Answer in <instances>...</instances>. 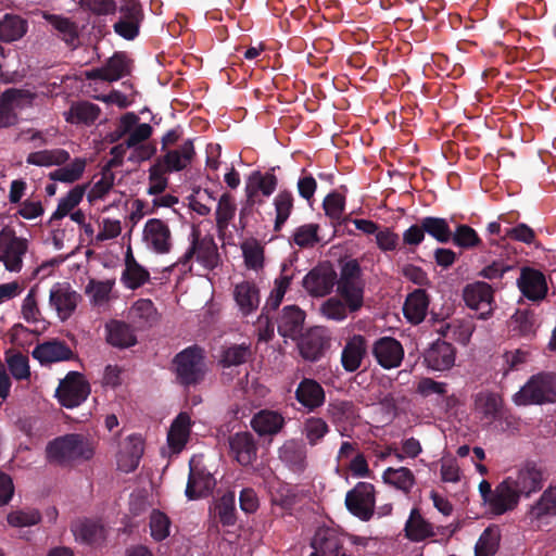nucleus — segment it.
<instances>
[{"label": "nucleus", "instance_id": "7ed1b4c3", "mask_svg": "<svg viewBox=\"0 0 556 556\" xmlns=\"http://www.w3.org/2000/svg\"><path fill=\"white\" fill-rule=\"evenodd\" d=\"M278 187V178L275 175V168L265 173L255 170L250 174L247 179L244 193H245V207L240 211V225L245 227L244 216L247 207L262 205L266 198H269Z\"/></svg>", "mask_w": 556, "mask_h": 556}, {"label": "nucleus", "instance_id": "58836bf2", "mask_svg": "<svg viewBox=\"0 0 556 556\" xmlns=\"http://www.w3.org/2000/svg\"><path fill=\"white\" fill-rule=\"evenodd\" d=\"M240 249L248 269L257 271L264 267L265 248L258 239L253 237L243 239Z\"/></svg>", "mask_w": 556, "mask_h": 556}, {"label": "nucleus", "instance_id": "5701e85b", "mask_svg": "<svg viewBox=\"0 0 556 556\" xmlns=\"http://www.w3.org/2000/svg\"><path fill=\"white\" fill-rule=\"evenodd\" d=\"M195 155L192 140L184 141L178 148L168 150L157 162L169 173L187 168Z\"/></svg>", "mask_w": 556, "mask_h": 556}, {"label": "nucleus", "instance_id": "423d86ee", "mask_svg": "<svg viewBox=\"0 0 556 556\" xmlns=\"http://www.w3.org/2000/svg\"><path fill=\"white\" fill-rule=\"evenodd\" d=\"M28 251V241L17 237L14 229L5 226L0 231V263L10 273H20Z\"/></svg>", "mask_w": 556, "mask_h": 556}, {"label": "nucleus", "instance_id": "2f4dec72", "mask_svg": "<svg viewBox=\"0 0 556 556\" xmlns=\"http://www.w3.org/2000/svg\"><path fill=\"white\" fill-rule=\"evenodd\" d=\"M285 422L280 413L263 409L253 416L251 426L260 435H274L281 431Z\"/></svg>", "mask_w": 556, "mask_h": 556}, {"label": "nucleus", "instance_id": "c756f323", "mask_svg": "<svg viewBox=\"0 0 556 556\" xmlns=\"http://www.w3.org/2000/svg\"><path fill=\"white\" fill-rule=\"evenodd\" d=\"M304 312L295 305L286 306L277 321V329L283 338H296L302 331Z\"/></svg>", "mask_w": 556, "mask_h": 556}, {"label": "nucleus", "instance_id": "774afa93", "mask_svg": "<svg viewBox=\"0 0 556 556\" xmlns=\"http://www.w3.org/2000/svg\"><path fill=\"white\" fill-rule=\"evenodd\" d=\"M320 312L327 319L341 321L348 317L350 311L341 299L331 296L321 304Z\"/></svg>", "mask_w": 556, "mask_h": 556}, {"label": "nucleus", "instance_id": "6e6552de", "mask_svg": "<svg viewBox=\"0 0 556 556\" xmlns=\"http://www.w3.org/2000/svg\"><path fill=\"white\" fill-rule=\"evenodd\" d=\"M90 387L84 376L71 371L60 382L55 395L60 404L67 408L79 406L89 395Z\"/></svg>", "mask_w": 556, "mask_h": 556}, {"label": "nucleus", "instance_id": "c85d7f7f", "mask_svg": "<svg viewBox=\"0 0 556 556\" xmlns=\"http://www.w3.org/2000/svg\"><path fill=\"white\" fill-rule=\"evenodd\" d=\"M366 351L367 344L365 337L361 334L351 337L342 350L341 363L343 368L350 372L357 370L362 365Z\"/></svg>", "mask_w": 556, "mask_h": 556}, {"label": "nucleus", "instance_id": "bf43d9fd", "mask_svg": "<svg viewBox=\"0 0 556 556\" xmlns=\"http://www.w3.org/2000/svg\"><path fill=\"white\" fill-rule=\"evenodd\" d=\"M502 400L498 395L491 392H479L475 396L473 409L476 413L493 418L500 412Z\"/></svg>", "mask_w": 556, "mask_h": 556}, {"label": "nucleus", "instance_id": "473e14b6", "mask_svg": "<svg viewBox=\"0 0 556 556\" xmlns=\"http://www.w3.org/2000/svg\"><path fill=\"white\" fill-rule=\"evenodd\" d=\"M237 205L235 198L229 192H225L219 197L215 211V222L217 235L224 239L227 235L229 225L235 218Z\"/></svg>", "mask_w": 556, "mask_h": 556}, {"label": "nucleus", "instance_id": "49530a36", "mask_svg": "<svg viewBox=\"0 0 556 556\" xmlns=\"http://www.w3.org/2000/svg\"><path fill=\"white\" fill-rule=\"evenodd\" d=\"M68 160L70 153L64 149L56 148L31 152L27 155L26 163L35 166L50 167L64 165Z\"/></svg>", "mask_w": 556, "mask_h": 556}, {"label": "nucleus", "instance_id": "20e7f679", "mask_svg": "<svg viewBox=\"0 0 556 556\" xmlns=\"http://www.w3.org/2000/svg\"><path fill=\"white\" fill-rule=\"evenodd\" d=\"M337 291L344 300L350 313L362 308L364 304V283L361 279V267L356 261H350L342 267Z\"/></svg>", "mask_w": 556, "mask_h": 556}, {"label": "nucleus", "instance_id": "6ab92c4d", "mask_svg": "<svg viewBox=\"0 0 556 556\" xmlns=\"http://www.w3.org/2000/svg\"><path fill=\"white\" fill-rule=\"evenodd\" d=\"M311 556H348L338 533L329 528L318 529L312 540Z\"/></svg>", "mask_w": 556, "mask_h": 556}, {"label": "nucleus", "instance_id": "39448f33", "mask_svg": "<svg viewBox=\"0 0 556 556\" xmlns=\"http://www.w3.org/2000/svg\"><path fill=\"white\" fill-rule=\"evenodd\" d=\"M190 242L189 249L182 256V264H187L194 258L205 269L212 270L218 266L220 256L213 236H203L199 228L193 227L190 233Z\"/></svg>", "mask_w": 556, "mask_h": 556}, {"label": "nucleus", "instance_id": "f257e3e1", "mask_svg": "<svg viewBox=\"0 0 556 556\" xmlns=\"http://www.w3.org/2000/svg\"><path fill=\"white\" fill-rule=\"evenodd\" d=\"M93 454V443L80 434L56 438L47 446L48 459L62 465L74 460H88Z\"/></svg>", "mask_w": 556, "mask_h": 556}, {"label": "nucleus", "instance_id": "2eb2a0df", "mask_svg": "<svg viewBox=\"0 0 556 556\" xmlns=\"http://www.w3.org/2000/svg\"><path fill=\"white\" fill-rule=\"evenodd\" d=\"M455 361L456 349L443 340L434 341L424 353V364L433 371L450 370Z\"/></svg>", "mask_w": 556, "mask_h": 556}, {"label": "nucleus", "instance_id": "a211bd4d", "mask_svg": "<svg viewBox=\"0 0 556 556\" xmlns=\"http://www.w3.org/2000/svg\"><path fill=\"white\" fill-rule=\"evenodd\" d=\"M130 73L129 60L123 53H115L108 62L98 68L86 73L88 79H99L103 81H116Z\"/></svg>", "mask_w": 556, "mask_h": 556}, {"label": "nucleus", "instance_id": "c03bdc74", "mask_svg": "<svg viewBox=\"0 0 556 556\" xmlns=\"http://www.w3.org/2000/svg\"><path fill=\"white\" fill-rule=\"evenodd\" d=\"M382 479L386 484L405 494L410 493L416 483L415 475L407 467H389L383 471Z\"/></svg>", "mask_w": 556, "mask_h": 556}, {"label": "nucleus", "instance_id": "a878e982", "mask_svg": "<svg viewBox=\"0 0 556 556\" xmlns=\"http://www.w3.org/2000/svg\"><path fill=\"white\" fill-rule=\"evenodd\" d=\"M230 453L242 466L251 465L256 459V443L250 432H238L229 439Z\"/></svg>", "mask_w": 556, "mask_h": 556}, {"label": "nucleus", "instance_id": "f03ea898", "mask_svg": "<svg viewBox=\"0 0 556 556\" xmlns=\"http://www.w3.org/2000/svg\"><path fill=\"white\" fill-rule=\"evenodd\" d=\"M556 401V375L540 372L532 376L529 381L514 395L516 405L553 403Z\"/></svg>", "mask_w": 556, "mask_h": 556}, {"label": "nucleus", "instance_id": "bb28decb", "mask_svg": "<svg viewBox=\"0 0 556 556\" xmlns=\"http://www.w3.org/2000/svg\"><path fill=\"white\" fill-rule=\"evenodd\" d=\"M149 280V270L137 262L131 247L128 245L125 253V268L122 274V282L127 289L136 290Z\"/></svg>", "mask_w": 556, "mask_h": 556}, {"label": "nucleus", "instance_id": "4c0bfd02", "mask_svg": "<svg viewBox=\"0 0 556 556\" xmlns=\"http://www.w3.org/2000/svg\"><path fill=\"white\" fill-rule=\"evenodd\" d=\"M429 299L425 290L417 289L409 293L404 303V315L412 324L421 323L428 311Z\"/></svg>", "mask_w": 556, "mask_h": 556}, {"label": "nucleus", "instance_id": "cd10ccee", "mask_svg": "<svg viewBox=\"0 0 556 556\" xmlns=\"http://www.w3.org/2000/svg\"><path fill=\"white\" fill-rule=\"evenodd\" d=\"M518 286L522 294L529 300H542L547 292V285L542 273L526 268L521 271Z\"/></svg>", "mask_w": 556, "mask_h": 556}, {"label": "nucleus", "instance_id": "864d4df0", "mask_svg": "<svg viewBox=\"0 0 556 556\" xmlns=\"http://www.w3.org/2000/svg\"><path fill=\"white\" fill-rule=\"evenodd\" d=\"M5 363L11 375L16 380H27L30 377L28 356L16 349H9L5 352Z\"/></svg>", "mask_w": 556, "mask_h": 556}, {"label": "nucleus", "instance_id": "dca6fc26", "mask_svg": "<svg viewBox=\"0 0 556 556\" xmlns=\"http://www.w3.org/2000/svg\"><path fill=\"white\" fill-rule=\"evenodd\" d=\"M216 485V480L211 472L200 467L194 458L190 460V472L186 488L189 500H198L208 496Z\"/></svg>", "mask_w": 556, "mask_h": 556}, {"label": "nucleus", "instance_id": "aec40b11", "mask_svg": "<svg viewBox=\"0 0 556 556\" xmlns=\"http://www.w3.org/2000/svg\"><path fill=\"white\" fill-rule=\"evenodd\" d=\"M337 275L329 267L313 268L303 280L306 291L314 296H324L332 290Z\"/></svg>", "mask_w": 556, "mask_h": 556}, {"label": "nucleus", "instance_id": "0e129e2a", "mask_svg": "<svg viewBox=\"0 0 556 556\" xmlns=\"http://www.w3.org/2000/svg\"><path fill=\"white\" fill-rule=\"evenodd\" d=\"M85 195V187L76 186L62 198L58 204L55 212L52 215L53 219H61L68 215L81 202Z\"/></svg>", "mask_w": 556, "mask_h": 556}, {"label": "nucleus", "instance_id": "69168bd1", "mask_svg": "<svg viewBox=\"0 0 556 556\" xmlns=\"http://www.w3.org/2000/svg\"><path fill=\"white\" fill-rule=\"evenodd\" d=\"M318 231L317 224H305L294 230L292 240L300 248H313L319 242Z\"/></svg>", "mask_w": 556, "mask_h": 556}, {"label": "nucleus", "instance_id": "13d9d810", "mask_svg": "<svg viewBox=\"0 0 556 556\" xmlns=\"http://www.w3.org/2000/svg\"><path fill=\"white\" fill-rule=\"evenodd\" d=\"M329 432L328 424L320 417H308L303 422L302 434L312 446L317 445Z\"/></svg>", "mask_w": 556, "mask_h": 556}, {"label": "nucleus", "instance_id": "e433bc0d", "mask_svg": "<svg viewBox=\"0 0 556 556\" xmlns=\"http://www.w3.org/2000/svg\"><path fill=\"white\" fill-rule=\"evenodd\" d=\"M405 535L412 542H421L434 535L432 523L426 520L419 509H412L405 523Z\"/></svg>", "mask_w": 556, "mask_h": 556}, {"label": "nucleus", "instance_id": "79ce46f5", "mask_svg": "<svg viewBox=\"0 0 556 556\" xmlns=\"http://www.w3.org/2000/svg\"><path fill=\"white\" fill-rule=\"evenodd\" d=\"M43 18L53 27L56 35L71 47L79 41L77 25L67 17L45 13Z\"/></svg>", "mask_w": 556, "mask_h": 556}, {"label": "nucleus", "instance_id": "1a4fd4ad", "mask_svg": "<svg viewBox=\"0 0 556 556\" xmlns=\"http://www.w3.org/2000/svg\"><path fill=\"white\" fill-rule=\"evenodd\" d=\"M375 504V486L369 482H358L345 496L346 508L363 521L372 517Z\"/></svg>", "mask_w": 556, "mask_h": 556}, {"label": "nucleus", "instance_id": "7c9ffc66", "mask_svg": "<svg viewBox=\"0 0 556 556\" xmlns=\"http://www.w3.org/2000/svg\"><path fill=\"white\" fill-rule=\"evenodd\" d=\"M33 356L41 364H50L70 359L72 351L64 342L53 340L38 344Z\"/></svg>", "mask_w": 556, "mask_h": 556}, {"label": "nucleus", "instance_id": "052dcab7", "mask_svg": "<svg viewBox=\"0 0 556 556\" xmlns=\"http://www.w3.org/2000/svg\"><path fill=\"white\" fill-rule=\"evenodd\" d=\"M269 494L271 503L282 508H289L295 503V492L289 484L280 480L270 482Z\"/></svg>", "mask_w": 556, "mask_h": 556}, {"label": "nucleus", "instance_id": "f704fd0d", "mask_svg": "<svg viewBox=\"0 0 556 556\" xmlns=\"http://www.w3.org/2000/svg\"><path fill=\"white\" fill-rule=\"evenodd\" d=\"M233 299L243 315H249L258 307L260 292L252 281H242L235 286Z\"/></svg>", "mask_w": 556, "mask_h": 556}, {"label": "nucleus", "instance_id": "a19ab883", "mask_svg": "<svg viewBox=\"0 0 556 556\" xmlns=\"http://www.w3.org/2000/svg\"><path fill=\"white\" fill-rule=\"evenodd\" d=\"M278 455L292 471L301 472L306 467V451L295 440L286 441L279 448Z\"/></svg>", "mask_w": 556, "mask_h": 556}, {"label": "nucleus", "instance_id": "5fc2aeb1", "mask_svg": "<svg viewBox=\"0 0 556 556\" xmlns=\"http://www.w3.org/2000/svg\"><path fill=\"white\" fill-rule=\"evenodd\" d=\"M86 164L85 159L76 157L70 164L51 172L49 178L53 181L75 182L83 176Z\"/></svg>", "mask_w": 556, "mask_h": 556}, {"label": "nucleus", "instance_id": "412c9836", "mask_svg": "<svg viewBox=\"0 0 556 556\" xmlns=\"http://www.w3.org/2000/svg\"><path fill=\"white\" fill-rule=\"evenodd\" d=\"M192 421L188 413L181 412L173 420L167 432V445L172 453L179 454L187 445L191 434Z\"/></svg>", "mask_w": 556, "mask_h": 556}, {"label": "nucleus", "instance_id": "9b49d317", "mask_svg": "<svg viewBox=\"0 0 556 556\" xmlns=\"http://www.w3.org/2000/svg\"><path fill=\"white\" fill-rule=\"evenodd\" d=\"M463 298L469 308L479 312V318L486 319L492 315L494 292L489 283L476 281L467 285Z\"/></svg>", "mask_w": 556, "mask_h": 556}, {"label": "nucleus", "instance_id": "ea45409f", "mask_svg": "<svg viewBox=\"0 0 556 556\" xmlns=\"http://www.w3.org/2000/svg\"><path fill=\"white\" fill-rule=\"evenodd\" d=\"M475 330L476 325L471 318H462L453 319L445 324L440 332L460 345H468Z\"/></svg>", "mask_w": 556, "mask_h": 556}, {"label": "nucleus", "instance_id": "4be33fe9", "mask_svg": "<svg viewBox=\"0 0 556 556\" xmlns=\"http://www.w3.org/2000/svg\"><path fill=\"white\" fill-rule=\"evenodd\" d=\"M554 516H556V486H549L529 508L527 518L531 525L540 527L542 522Z\"/></svg>", "mask_w": 556, "mask_h": 556}, {"label": "nucleus", "instance_id": "f8f14e48", "mask_svg": "<svg viewBox=\"0 0 556 556\" xmlns=\"http://www.w3.org/2000/svg\"><path fill=\"white\" fill-rule=\"evenodd\" d=\"M506 478L510 479L511 485L520 497H529L533 493L539 492L544 483L542 469L533 463L525 464L517 470L516 476H508Z\"/></svg>", "mask_w": 556, "mask_h": 556}, {"label": "nucleus", "instance_id": "3c124183", "mask_svg": "<svg viewBox=\"0 0 556 556\" xmlns=\"http://www.w3.org/2000/svg\"><path fill=\"white\" fill-rule=\"evenodd\" d=\"M129 316L135 324L143 327L157 320V311L151 300L139 299L130 307Z\"/></svg>", "mask_w": 556, "mask_h": 556}, {"label": "nucleus", "instance_id": "393cba45", "mask_svg": "<svg viewBox=\"0 0 556 556\" xmlns=\"http://www.w3.org/2000/svg\"><path fill=\"white\" fill-rule=\"evenodd\" d=\"M296 401L307 410L313 412L324 405V388L314 379L304 378L295 390Z\"/></svg>", "mask_w": 556, "mask_h": 556}, {"label": "nucleus", "instance_id": "338daca9", "mask_svg": "<svg viewBox=\"0 0 556 556\" xmlns=\"http://www.w3.org/2000/svg\"><path fill=\"white\" fill-rule=\"evenodd\" d=\"M323 208L328 218L338 223L345 210V197L337 191L330 192L323 201Z\"/></svg>", "mask_w": 556, "mask_h": 556}, {"label": "nucleus", "instance_id": "8fccbe9b", "mask_svg": "<svg viewBox=\"0 0 556 556\" xmlns=\"http://www.w3.org/2000/svg\"><path fill=\"white\" fill-rule=\"evenodd\" d=\"M501 530L497 526H489L480 535L476 547V556H494L498 551Z\"/></svg>", "mask_w": 556, "mask_h": 556}, {"label": "nucleus", "instance_id": "6e6d98bb", "mask_svg": "<svg viewBox=\"0 0 556 556\" xmlns=\"http://www.w3.org/2000/svg\"><path fill=\"white\" fill-rule=\"evenodd\" d=\"M114 286V279H90L85 288V293L90 298L93 305H102L109 302Z\"/></svg>", "mask_w": 556, "mask_h": 556}, {"label": "nucleus", "instance_id": "de8ad7c7", "mask_svg": "<svg viewBox=\"0 0 556 556\" xmlns=\"http://www.w3.org/2000/svg\"><path fill=\"white\" fill-rule=\"evenodd\" d=\"M72 530L76 540L88 544H98L105 539V529L97 521L79 520L73 525Z\"/></svg>", "mask_w": 556, "mask_h": 556}, {"label": "nucleus", "instance_id": "4d7b16f0", "mask_svg": "<svg viewBox=\"0 0 556 556\" xmlns=\"http://www.w3.org/2000/svg\"><path fill=\"white\" fill-rule=\"evenodd\" d=\"M214 516L223 526L235 525L236 507H235V493L229 492L218 498L213 508Z\"/></svg>", "mask_w": 556, "mask_h": 556}, {"label": "nucleus", "instance_id": "0eeeda50", "mask_svg": "<svg viewBox=\"0 0 556 556\" xmlns=\"http://www.w3.org/2000/svg\"><path fill=\"white\" fill-rule=\"evenodd\" d=\"M177 379L184 386L199 383L204 376V351L197 346H189L178 353L174 358Z\"/></svg>", "mask_w": 556, "mask_h": 556}, {"label": "nucleus", "instance_id": "603ef678", "mask_svg": "<svg viewBox=\"0 0 556 556\" xmlns=\"http://www.w3.org/2000/svg\"><path fill=\"white\" fill-rule=\"evenodd\" d=\"M535 330V318L529 311H517L509 321V331L513 337H531L534 336Z\"/></svg>", "mask_w": 556, "mask_h": 556}, {"label": "nucleus", "instance_id": "72a5a7b5", "mask_svg": "<svg viewBox=\"0 0 556 556\" xmlns=\"http://www.w3.org/2000/svg\"><path fill=\"white\" fill-rule=\"evenodd\" d=\"M101 110L97 104L88 101L75 102L64 113V118L70 124L92 125L100 116Z\"/></svg>", "mask_w": 556, "mask_h": 556}, {"label": "nucleus", "instance_id": "f3484780", "mask_svg": "<svg viewBox=\"0 0 556 556\" xmlns=\"http://www.w3.org/2000/svg\"><path fill=\"white\" fill-rule=\"evenodd\" d=\"M519 501L520 496L511 485L510 479L505 478L495 486L488 507L492 514L500 516L514 510Z\"/></svg>", "mask_w": 556, "mask_h": 556}, {"label": "nucleus", "instance_id": "c9c22d12", "mask_svg": "<svg viewBox=\"0 0 556 556\" xmlns=\"http://www.w3.org/2000/svg\"><path fill=\"white\" fill-rule=\"evenodd\" d=\"M106 341L116 348L126 349L137 343V338L129 325L119 320H111L105 326Z\"/></svg>", "mask_w": 556, "mask_h": 556}, {"label": "nucleus", "instance_id": "09e8293b", "mask_svg": "<svg viewBox=\"0 0 556 556\" xmlns=\"http://www.w3.org/2000/svg\"><path fill=\"white\" fill-rule=\"evenodd\" d=\"M27 31V22L17 15L5 14L0 21V40L12 42L22 38Z\"/></svg>", "mask_w": 556, "mask_h": 556}, {"label": "nucleus", "instance_id": "b1692460", "mask_svg": "<svg viewBox=\"0 0 556 556\" xmlns=\"http://www.w3.org/2000/svg\"><path fill=\"white\" fill-rule=\"evenodd\" d=\"M144 444L141 438L130 435L123 443L117 455L118 470L129 473L137 469L140 458L142 457Z\"/></svg>", "mask_w": 556, "mask_h": 556}, {"label": "nucleus", "instance_id": "4468645a", "mask_svg": "<svg viewBox=\"0 0 556 556\" xmlns=\"http://www.w3.org/2000/svg\"><path fill=\"white\" fill-rule=\"evenodd\" d=\"M402 343L392 337H382L375 341L372 355L376 362L384 369H393L401 366L404 359Z\"/></svg>", "mask_w": 556, "mask_h": 556}, {"label": "nucleus", "instance_id": "e2e57ef3", "mask_svg": "<svg viewBox=\"0 0 556 556\" xmlns=\"http://www.w3.org/2000/svg\"><path fill=\"white\" fill-rule=\"evenodd\" d=\"M421 222L426 232L438 242L446 243L451 240L452 231L445 218L429 216L422 218Z\"/></svg>", "mask_w": 556, "mask_h": 556}, {"label": "nucleus", "instance_id": "ddd939ff", "mask_svg": "<svg viewBox=\"0 0 556 556\" xmlns=\"http://www.w3.org/2000/svg\"><path fill=\"white\" fill-rule=\"evenodd\" d=\"M79 301L80 294L67 282L55 283L50 290L49 303L62 321L75 313Z\"/></svg>", "mask_w": 556, "mask_h": 556}, {"label": "nucleus", "instance_id": "a18cd8bd", "mask_svg": "<svg viewBox=\"0 0 556 556\" xmlns=\"http://www.w3.org/2000/svg\"><path fill=\"white\" fill-rule=\"evenodd\" d=\"M326 346V338L317 330L308 331L299 343L302 357L311 362L319 359L324 354Z\"/></svg>", "mask_w": 556, "mask_h": 556}, {"label": "nucleus", "instance_id": "680f3d73", "mask_svg": "<svg viewBox=\"0 0 556 556\" xmlns=\"http://www.w3.org/2000/svg\"><path fill=\"white\" fill-rule=\"evenodd\" d=\"M328 415L336 425L352 422L356 418V409L352 402L334 401L328 406Z\"/></svg>", "mask_w": 556, "mask_h": 556}, {"label": "nucleus", "instance_id": "9d476101", "mask_svg": "<svg viewBox=\"0 0 556 556\" xmlns=\"http://www.w3.org/2000/svg\"><path fill=\"white\" fill-rule=\"evenodd\" d=\"M142 240L147 248L156 254H166L173 247L169 226L160 218H150L146 222L142 231Z\"/></svg>", "mask_w": 556, "mask_h": 556}, {"label": "nucleus", "instance_id": "37998d69", "mask_svg": "<svg viewBox=\"0 0 556 556\" xmlns=\"http://www.w3.org/2000/svg\"><path fill=\"white\" fill-rule=\"evenodd\" d=\"M294 195L288 189L280 190L273 199L275 210L274 229L280 231L294 210Z\"/></svg>", "mask_w": 556, "mask_h": 556}]
</instances>
